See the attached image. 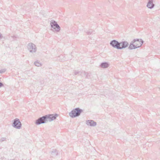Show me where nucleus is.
<instances>
[{
    "label": "nucleus",
    "instance_id": "obj_15",
    "mask_svg": "<svg viewBox=\"0 0 160 160\" xmlns=\"http://www.w3.org/2000/svg\"><path fill=\"white\" fill-rule=\"evenodd\" d=\"M6 71V69H3L1 70H0V73H2L5 72Z\"/></svg>",
    "mask_w": 160,
    "mask_h": 160
},
{
    "label": "nucleus",
    "instance_id": "obj_1",
    "mask_svg": "<svg viewBox=\"0 0 160 160\" xmlns=\"http://www.w3.org/2000/svg\"><path fill=\"white\" fill-rule=\"evenodd\" d=\"M58 116V115L57 114L46 115L39 118L36 120L35 124L36 125H40L48 122H51L56 119Z\"/></svg>",
    "mask_w": 160,
    "mask_h": 160
},
{
    "label": "nucleus",
    "instance_id": "obj_5",
    "mask_svg": "<svg viewBox=\"0 0 160 160\" xmlns=\"http://www.w3.org/2000/svg\"><path fill=\"white\" fill-rule=\"evenodd\" d=\"M51 27L55 30V31L58 32L60 30V27L57 22L54 20H52L50 22Z\"/></svg>",
    "mask_w": 160,
    "mask_h": 160
},
{
    "label": "nucleus",
    "instance_id": "obj_2",
    "mask_svg": "<svg viewBox=\"0 0 160 160\" xmlns=\"http://www.w3.org/2000/svg\"><path fill=\"white\" fill-rule=\"evenodd\" d=\"M143 42V41L141 39H135L131 42L128 48L130 50H132L139 48L142 46Z\"/></svg>",
    "mask_w": 160,
    "mask_h": 160
},
{
    "label": "nucleus",
    "instance_id": "obj_20",
    "mask_svg": "<svg viewBox=\"0 0 160 160\" xmlns=\"http://www.w3.org/2000/svg\"><path fill=\"white\" fill-rule=\"evenodd\" d=\"M2 34H1L0 33V38L1 37V36H2Z\"/></svg>",
    "mask_w": 160,
    "mask_h": 160
},
{
    "label": "nucleus",
    "instance_id": "obj_8",
    "mask_svg": "<svg viewBox=\"0 0 160 160\" xmlns=\"http://www.w3.org/2000/svg\"><path fill=\"white\" fill-rule=\"evenodd\" d=\"M119 49L125 48L128 46V42L126 41L119 42Z\"/></svg>",
    "mask_w": 160,
    "mask_h": 160
},
{
    "label": "nucleus",
    "instance_id": "obj_6",
    "mask_svg": "<svg viewBox=\"0 0 160 160\" xmlns=\"http://www.w3.org/2000/svg\"><path fill=\"white\" fill-rule=\"evenodd\" d=\"M22 126V124L19 119L16 118L13 121L12 124V126L14 128L20 129L21 128Z\"/></svg>",
    "mask_w": 160,
    "mask_h": 160
},
{
    "label": "nucleus",
    "instance_id": "obj_14",
    "mask_svg": "<svg viewBox=\"0 0 160 160\" xmlns=\"http://www.w3.org/2000/svg\"><path fill=\"white\" fill-rule=\"evenodd\" d=\"M58 154V152L56 149L52 150L51 153V155L52 157L57 156Z\"/></svg>",
    "mask_w": 160,
    "mask_h": 160
},
{
    "label": "nucleus",
    "instance_id": "obj_4",
    "mask_svg": "<svg viewBox=\"0 0 160 160\" xmlns=\"http://www.w3.org/2000/svg\"><path fill=\"white\" fill-rule=\"evenodd\" d=\"M27 48L30 53L32 54L35 53L37 49L36 45L32 42L28 44Z\"/></svg>",
    "mask_w": 160,
    "mask_h": 160
},
{
    "label": "nucleus",
    "instance_id": "obj_16",
    "mask_svg": "<svg viewBox=\"0 0 160 160\" xmlns=\"http://www.w3.org/2000/svg\"><path fill=\"white\" fill-rule=\"evenodd\" d=\"M6 140V138H2L1 139V141L3 142Z\"/></svg>",
    "mask_w": 160,
    "mask_h": 160
},
{
    "label": "nucleus",
    "instance_id": "obj_17",
    "mask_svg": "<svg viewBox=\"0 0 160 160\" xmlns=\"http://www.w3.org/2000/svg\"><path fill=\"white\" fill-rule=\"evenodd\" d=\"M78 72H79L76 70H75L73 72V73L75 75H77L78 73Z\"/></svg>",
    "mask_w": 160,
    "mask_h": 160
},
{
    "label": "nucleus",
    "instance_id": "obj_7",
    "mask_svg": "<svg viewBox=\"0 0 160 160\" xmlns=\"http://www.w3.org/2000/svg\"><path fill=\"white\" fill-rule=\"evenodd\" d=\"M110 45L113 48L119 49V42L116 40H113L111 41Z\"/></svg>",
    "mask_w": 160,
    "mask_h": 160
},
{
    "label": "nucleus",
    "instance_id": "obj_11",
    "mask_svg": "<svg viewBox=\"0 0 160 160\" xmlns=\"http://www.w3.org/2000/svg\"><path fill=\"white\" fill-rule=\"evenodd\" d=\"M100 66L102 68H106L109 66V64L107 62H102L101 63Z\"/></svg>",
    "mask_w": 160,
    "mask_h": 160
},
{
    "label": "nucleus",
    "instance_id": "obj_18",
    "mask_svg": "<svg viewBox=\"0 0 160 160\" xmlns=\"http://www.w3.org/2000/svg\"><path fill=\"white\" fill-rule=\"evenodd\" d=\"M3 85H4L2 83L0 82V88L3 86Z\"/></svg>",
    "mask_w": 160,
    "mask_h": 160
},
{
    "label": "nucleus",
    "instance_id": "obj_10",
    "mask_svg": "<svg viewBox=\"0 0 160 160\" xmlns=\"http://www.w3.org/2000/svg\"><path fill=\"white\" fill-rule=\"evenodd\" d=\"M154 6V4L153 3L152 0H149L147 6L149 8L152 9Z\"/></svg>",
    "mask_w": 160,
    "mask_h": 160
},
{
    "label": "nucleus",
    "instance_id": "obj_22",
    "mask_svg": "<svg viewBox=\"0 0 160 160\" xmlns=\"http://www.w3.org/2000/svg\"><path fill=\"white\" fill-rule=\"evenodd\" d=\"M159 89H160V88H159Z\"/></svg>",
    "mask_w": 160,
    "mask_h": 160
},
{
    "label": "nucleus",
    "instance_id": "obj_9",
    "mask_svg": "<svg viewBox=\"0 0 160 160\" xmlns=\"http://www.w3.org/2000/svg\"><path fill=\"white\" fill-rule=\"evenodd\" d=\"M87 124L90 126L94 127L97 125V123L92 120H87L86 121Z\"/></svg>",
    "mask_w": 160,
    "mask_h": 160
},
{
    "label": "nucleus",
    "instance_id": "obj_3",
    "mask_svg": "<svg viewBox=\"0 0 160 160\" xmlns=\"http://www.w3.org/2000/svg\"><path fill=\"white\" fill-rule=\"evenodd\" d=\"M80 115V108H77L73 109L69 113V115L72 118H74Z\"/></svg>",
    "mask_w": 160,
    "mask_h": 160
},
{
    "label": "nucleus",
    "instance_id": "obj_12",
    "mask_svg": "<svg viewBox=\"0 0 160 160\" xmlns=\"http://www.w3.org/2000/svg\"><path fill=\"white\" fill-rule=\"evenodd\" d=\"M86 32L88 35H92L95 34L94 31L91 29H88L87 30Z\"/></svg>",
    "mask_w": 160,
    "mask_h": 160
},
{
    "label": "nucleus",
    "instance_id": "obj_21",
    "mask_svg": "<svg viewBox=\"0 0 160 160\" xmlns=\"http://www.w3.org/2000/svg\"><path fill=\"white\" fill-rule=\"evenodd\" d=\"M14 160V159H12V160Z\"/></svg>",
    "mask_w": 160,
    "mask_h": 160
},
{
    "label": "nucleus",
    "instance_id": "obj_13",
    "mask_svg": "<svg viewBox=\"0 0 160 160\" xmlns=\"http://www.w3.org/2000/svg\"><path fill=\"white\" fill-rule=\"evenodd\" d=\"M34 65L36 66L40 67L42 66V64L41 62L38 61H36L34 62Z\"/></svg>",
    "mask_w": 160,
    "mask_h": 160
},
{
    "label": "nucleus",
    "instance_id": "obj_19",
    "mask_svg": "<svg viewBox=\"0 0 160 160\" xmlns=\"http://www.w3.org/2000/svg\"><path fill=\"white\" fill-rule=\"evenodd\" d=\"M83 111V110L81 109V113Z\"/></svg>",
    "mask_w": 160,
    "mask_h": 160
}]
</instances>
